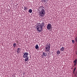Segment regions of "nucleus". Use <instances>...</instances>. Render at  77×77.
<instances>
[{"mask_svg":"<svg viewBox=\"0 0 77 77\" xmlns=\"http://www.w3.org/2000/svg\"><path fill=\"white\" fill-rule=\"evenodd\" d=\"M51 26H52L51 24H48L47 25V28L48 30H50V29H51V27H52Z\"/></svg>","mask_w":77,"mask_h":77,"instance_id":"nucleus-5","label":"nucleus"},{"mask_svg":"<svg viewBox=\"0 0 77 77\" xmlns=\"http://www.w3.org/2000/svg\"><path fill=\"white\" fill-rule=\"evenodd\" d=\"M76 54L77 55V53H76Z\"/></svg>","mask_w":77,"mask_h":77,"instance_id":"nucleus-20","label":"nucleus"},{"mask_svg":"<svg viewBox=\"0 0 77 77\" xmlns=\"http://www.w3.org/2000/svg\"><path fill=\"white\" fill-rule=\"evenodd\" d=\"M24 11H26V10H28V8L26 6H24Z\"/></svg>","mask_w":77,"mask_h":77,"instance_id":"nucleus-12","label":"nucleus"},{"mask_svg":"<svg viewBox=\"0 0 77 77\" xmlns=\"http://www.w3.org/2000/svg\"><path fill=\"white\" fill-rule=\"evenodd\" d=\"M57 54H60V51L59 50L58 51H57Z\"/></svg>","mask_w":77,"mask_h":77,"instance_id":"nucleus-14","label":"nucleus"},{"mask_svg":"<svg viewBox=\"0 0 77 77\" xmlns=\"http://www.w3.org/2000/svg\"><path fill=\"white\" fill-rule=\"evenodd\" d=\"M75 41L76 43H77V36L75 38Z\"/></svg>","mask_w":77,"mask_h":77,"instance_id":"nucleus-16","label":"nucleus"},{"mask_svg":"<svg viewBox=\"0 0 77 77\" xmlns=\"http://www.w3.org/2000/svg\"><path fill=\"white\" fill-rule=\"evenodd\" d=\"M21 50V48H18L17 49V53H19L20 52V50Z\"/></svg>","mask_w":77,"mask_h":77,"instance_id":"nucleus-10","label":"nucleus"},{"mask_svg":"<svg viewBox=\"0 0 77 77\" xmlns=\"http://www.w3.org/2000/svg\"><path fill=\"white\" fill-rule=\"evenodd\" d=\"M23 57L25 58L24 60L25 62H27L29 60V57L27 56L29 55V54L27 52H25L23 53Z\"/></svg>","mask_w":77,"mask_h":77,"instance_id":"nucleus-2","label":"nucleus"},{"mask_svg":"<svg viewBox=\"0 0 77 77\" xmlns=\"http://www.w3.org/2000/svg\"><path fill=\"white\" fill-rule=\"evenodd\" d=\"M35 49H36V50H38V48H39V46H38V45H35Z\"/></svg>","mask_w":77,"mask_h":77,"instance_id":"nucleus-13","label":"nucleus"},{"mask_svg":"<svg viewBox=\"0 0 77 77\" xmlns=\"http://www.w3.org/2000/svg\"><path fill=\"white\" fill-rule=\"evenodd\" d=\"M13 46L14 48L17 47V43H13Z\"/></svg>","mask_w":77,"mask_h":77,"instance_id":"nucleus-11","label":"nucleus"},{"mask_svg":"<svg viewBox=\"0 0 77 77\" xmlns=\"http://www.w3.org/2000/svg\"><path fill=\"white\" fill-rule=\"evenodd\" d=\"M44 7L42 6H40L38 8L39 15L41 17H43L45 14V10L44 9Z\"/></svg>","mask_w":77,"mask_h":77,"instance_id":"nucleus-1","label":"nucleus"},{"mask_svg":"<svg viewBox=\"0 0 77 77\" xmlns=\"http://www.w3.org/2000/svg\"><path fill=\"white\" fill-rule=\"evenodd\" d=\"M40 23H39V24L41 25V26H42L43 27L44 26V24L45 23H44V21L42 20L41 21L39 22Z\"/></svg>","mask_w":77,"mask_h":77,"instance_id":"nucleus-6","label":"nucleus"},{"mask_svg":"<svg viewBox=\"0 0 77 77\" xmlns=\"http://www.w3.org/2000/svg\"><path fill=\"white\" fill-rule=\"evenodd\" d=\"M44 2L45 3L46 2V0H44Z\"/></svg>","mask_w":77,"mask_h":77,"instance_id":"nucleus-19","label":"nucleus"},{"mask_svg":"<svg viewBox=\"0 0 77 77\" xmlns=\"http://www.w3.org/2000/svg\"><path fill=\"white\" fill-rule=\"evenodd\" d=\"M75 69H76V68L75 67V68L74 69V70H73V73H74V72L75 70Z\"/></svg>","mask_w":77,"mask_h":77,"instance_id":"nucleus-17","label":"nucleus"},{"mask_svg":"<svg viewBox=\"0 0 77 77\" xmlns=\"http://www.w3.org/2000/svg\"><path fill=\"white\" fill-rule=\"evenodd\" d=\"M29 13H32V10L31 9H30L29 10Z\"/></svg>","mask_w":77,"mask_h":77,"instance_id":"nucleus-15","label":"nucleus"},{"mask_svg":"<svg viewBox=\"0 0 77 77\" xmlns=\"http://www.w3.org/2000/svg\"><path fill=\"white\" fill-rule=\"evenodd\" d=\"M65 48L64 47H62L60 49V51H65Z\"/></svg>","mask_w":77,"mask_h":77,"instance_id":"nucleus-9","label":"nucleus"},{"mask_svg":"<svg viewBox=\"0 0 77 77\" xmlns=\"http://www.w3.org/2000/svg\"><path fill=\"white\" fill-rule=\"evenodd\" d=\"M47 53L44 52H43L42 53V57H43V56H44L45 57H46L47 56Z\"/></svg>","mask_w":77,"mask_h":77,"instance_id":"nucleus-7","label":"nucleus"},{"mask_svg":"<svg viewBox=\"0 0 77 77\" xmlns=\"http://www.w3.org/2000/svg\"><path fill=\"white\" fill-rule=\"evenodd\" d=\"M50 44H49V45H46L45 46V48L46 49V51H48L50 50Z\"/></svg>","mask_w":77,"mask_h":77,"instance_id":"nucleus-4","label":"nucleus"},{"mask_svg":"<svg viewBox=\"0 0 77 77\" xmlns=\"http://www.w3.org/2000/svg\"><path fill=\"white\" fill-rule=\"evenodd\" d=\"M73 62L74 63V66H76L77 64V60H75L73 61Z\"/></svg>","mask_w":77,"mask_h":77,"instance_id":"nucleus-8","label":"nucleus"},{"mask_svg":"<svg viewBox=\"0 0 77 77\" xmlns=\"http://www.w3.org/2000/svg\"><path fill=\"white\" fill-rule=\"evenodd\" d=\"M74 42H75V41L74 40H72V44H74Z\"/></svg>","mask_w":77,"mask_h":77,"instance_id":"nucleus-18","label":"nucleus"},{"mask_svg":"<svg viewBox=\"0 0 77 77\" xmlns=\"http://www.w3.org/2000/svg\"><path fill=\"white\" fill-rule=\"evenodd\" d=\"M42 27H43L42 26L40 25H38L35 27V29L38 32H41L42 31Z\"/></svg>","mask_w":77,"mask_h":77,"instance_id":"nucleus-3","label":"nucleus"}]
</instances>
